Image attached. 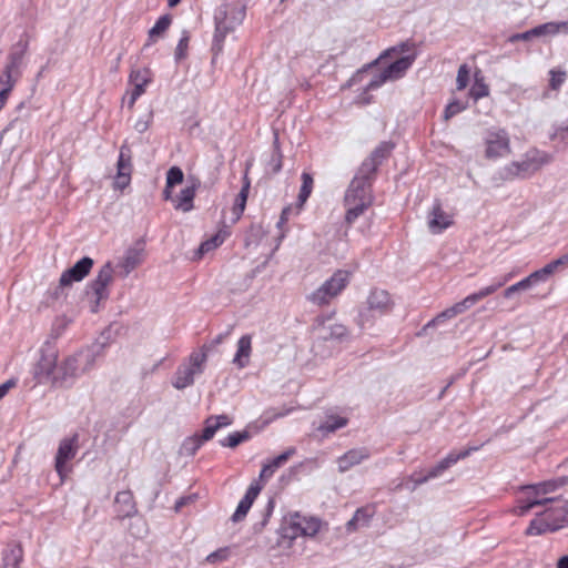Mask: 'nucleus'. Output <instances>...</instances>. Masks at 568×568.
Instances as JSON below:
<instances>
[{
    "mask_svg": "<svg viewBox=\"0 0 568 568\" xmlns=\"http://www.w3.org/2000/svg\"><path fill=\"white\" fill-rule=\"evenodd\" d=\"M102 348L103 345H98L97 349L93 347L87 351H81L65 357L61 363H57L55 374L51 386L55 388L72 387L82 374L94 367Z\"/></svg>",
    "mask_w": 568,
    "mask_h": 568,
    "instance_id": "nucleus-1",
    "label": "nucleus"
},
{
    "mask_svg": "<svg viewBox=\"0 0 568 568\" xmlns=\"http://www.w3.org/2000/svg\"><path fill=\"white\" fill-rule=\"evenodd\" d=\"M374 179L375 176L362 173V170L358 169L351 181L344 195V206L346 207L345 221L347 224H353L372 206L374 202L372 190Z\"/></svg>",
    "mask_w": 568,
    "mask_h": 568,
    "instance_id": "nucleus-2",
    "label": "nucleus"
},
{
    "mask_svg": "<svg viewBox=\"0 0 568 568\" xmlns=\"http://www.w3.org/2000/svg\"><path fill=\"white\" fill-rule=\"evenodd\" d=\"M246 6L244 0H224L214 13L215 32L212 42V52L217 55L222 52L225 37L235 30L245 18Z\"/></svg>",
    "mask_w": 568,
    "mask_h": 568,
    "instance_id": "nucleus-3",
    "label": "nucleus"
},
{
    "mask_svg": "<svg viewBox=\"0 0 568 568\" xmlns=\"http://www.w3.org/2000/svg\"><path fill=\"white\" fill-rule=\"evenodd\" d=\"M207 346L204 344L200 351L192 352L186 363L181 364L173 377L172 385L176 389H184L194 384V378L204 372L207 361Z\"/></svg>",
    "mask_w": 568,
    "mask_h": 568,
    "instance_id": "nucleus-4",
    "label": "nucleus"
},
{
    "mask_svg": "<svg viewBox=\"0 0 568 568\" xmlns=\"http://www.w3.org/2000/svg\"><path fill=\"white\" fill-rule=\"evenodd\" d=\"M29 50V40L20 38L8 53L2 74L0 75V84H9L14 87L22 75L26 67V57Z\"/></svg>",
    "mask_w": 568,
    "mask_h": 568,
    "instance_id": "nucleus-5",
    "label": "nucleus"
},
{
    "mask_svg": "<svg viewBox=\"0 0 568 568\" xmlns=\"http://www.w3.org/2000/svg\"><path fill=\"white\" fill-rule=\"evenodd\" d=\"M349 277L351 273L348 271H336L316 291L311 293L307 300L318 306L328 304L347 286Z\"/></svg>",
    "mask_w": 568,
    "mask_h": 568,
    "instance_id": "nucleus-6",
    "label": "nucleus"
},
{
    "mask_svg": "<svg viewBox=\"0 0 568 568\" xmlns=\"http://www.w3.org/2000/svg\"><path fill=\"white\" fill-rule=\"evenodd\" d=\"M59 351L50 341L45 342L40 349V358L34 364L32 374L37 384L52 385L55 374Z\"/></svg>",
    "mask_w": 568,
    "mask_h": 568,
    "instance_id": "nucleus-7",
    "label": "nucleus"
},
{
    "mask_svg": "<svg viewBox=\"0 0 568 568\" xmlns=\"http://www.w3.org/2000/svg\"><path fill=\"white\" fill-rule=\"evenodd\" d=\"M392 307L393 302L386 291L373 290L367 297V307L359 312L356 323L361 329H364L373 318L387 314Z\"/></svg>",
    "mask_w": 568,
    "mask_h": 568,
    "instance_id": "nucleus-8",
    "label": "nucleus"
},
{
    "mask_svg": "<svg viewBox=\"0 0 568 568\" xmlns=\"http://www.w3.org/2000/svg\"><path fill=\"white\" fill-rule=\"evenodd\" d=\"M113 281V266L111 262H106L98 272L94 280H92L87 287V294L92 293L94 296L91 311L98 312L99 304L101 301H105L109 297L108 286Z\"/></svg>",
    "mask_w": 568,
    "mask_h": 568,
    "instance_id": "nucleus-9",
    "label": "nucleus"
},
{
    "mask_svg": "<svg viewBox=\"0 0 568 568\" xmlns=\"http://www.w3.org/2000/svg\"><path fill=\"white\" fill-rule=\"evenodd\" d=\"M93 260L89 256L82 257L72 267L65 270L59 280V286L53 292L54 298H59L63 294V290L70 286L73 282L82 281L91 271Z\"/></svg>",
    "mask_w": 568,
    "mask_h": 568,
    "instance_id": "nucleus-10",
    "label": "nucleus"
},
{
    "mask_svg": "<svg viewBox=\"0 0 568 568\" xmlns=\"http://www.w3.org/2000/svg\"><path fill=\"white\" fill-rule=\"evenodd\" d=\"M132 174V151L126 143L120 148L116 163V176L113 182L114 189L124 190L131 182Z\"/></svg>",
    "mask_w": 568,
    "mask_h": 568,
    "instance_id": "nucleus-11",
    "label": "nucleus"
},
{
    "mask_svg": "<svg viewBox=\"0 0 568 568\" xmlns=\"http://www.w3.org/2000/svg\"><path fill=\"white\" fill-rule=\"evenodd\" d=\"M78 435L74 434L72 437L63 438L55 455V470L61 479L67 475V463L73 459L78 452Z\"/></svg>",
    "mask_w": 568,
    "mask_h": 568,
    "instance_id": "nucleus-12",
    "label": "nucleus"
},
{
    "mask_svg": "<svg viewBox=\"0 0 568 568\" xmlns=\"http://www.w3.org/2000/svg\"><path fill=\"white\" fill-rule=\"evenodd\" d=\"M485 153L487 159H497L510 153L509 138L504 130L488 134Z\"/></svg>",
    "mask_w": 568,
    "mask_h": 568,
    "instance_id": "nucleus-13",
    "label": "nucleus"
},
{
    "mask_svg": "<svg viewBox=\"0 0 568 568\" xmlns=\"http://www.w3.org/2000/svg\"><path fill=\"white\" fill-rule=\"evenodd\" d=\"M394 149V144L392 142L384 141L379 143L366 158L358 169L362 170V173H368L375 176V173L378 166L383 163L385 159H387Z\"/></svg>",
    "mask_w": 568,
    "mask_h": 568,
    "instance_id": "nucleus-14",
    "label": "nucleus"
},
{
    "mask_svg": "<svg viewBox=\"0 0 568 568\" xmlns=\"http://www.w3.org/2000/svg\"><path fill=\"white\" fill-rule=\"evenodd\" d=\"M507 281H508V277H505L504 281L498 282L496 284H491L489 286H486V287L479 290L478 292L473 293V294L466 296L463 301L454 304L453 308H454L456 315H459V314L464 313L466 310L470 308L473 305H475L480 300H483L486 296L491 295L493 293H495Z\"/></svg>",
    "mask_w": 568,
    "mask_h": 568,
    "instance_id": "nucleus-15",
    "label": "nucleus"
},
{
    "mask_svg": "<svg viewBox=\"0 0 568 568\" xmlns=\"http://www.w3.org/2000/svg\"><path fill=\"white\" fill-rule=\"evenodd\" d=\"M262 488L263 486L258 481H253L250 485L244 497L240 500L235 513L232 515L234 523H239L245 518Z\"/></svg>",
    "mask_w": 568,
    "mask_h": 568,
    "instance_id": "nucleus-16",
    "label": "nucleus"
},
{
    "mask_svg": "<svg viewBox=\"0 0 568 568\" xmlns=\"http://www.w3.org/2000/svg\"><path fill=\"white\" fill-rule=\"evenodd\" d=\"M116 518L125 519L136 514V504L131 490L119 491L114 498Z\"/></svg>",
    "mask_w": 568,
    "mask_h": 568,
    "instance_id": "nucleus-17",
    "label": "nucleus"
},
{
    "mask_svg": "<svg viewBox=\"0 0 568 568\" xmlns=\"http://www.w3.org/2000/svg\"><path fill=\"white\" fill-rule=\"evenodd\" d=\"M369 456H371V453L366 447L349 449L344 455L338 457V459H337L338 471L345 473V471L349 470L352 467L368 459Z\"/></svg>",
    "mask_w": 568,
    "mask_h": 568,
    "instance_id": "nucleus-18",
    "label": "nucleus"
},
{
    "mask_svg": "<svg viewBox=\"0 0 568 568\" xmlns=\"http://www.w3.org/2000/svg\"><path fill=\"white\" fill-rule=\"evenodd\" d=\"M477 449L478 447H469L460 450L459 453L450 452L444 459H442L437 465L428 470V477L433 479L440 476L450 466L455 465L458 460L468 457L471 452Z\"/></svg>",
    "mask_w": 568,
    "mask_h": 568,
    "instance_id": "nucleus-19",
    "label": "nucleus"
},
{
    "mask_svg": "<svg viewBox=\"0 0 568 568\" xmlns=\"http://www.w3.org/2000/svg\"><path fill=\"white\" fill-rule=\"evenodd\" d=\"M557 506L546 509L541 515H545L549 519L551 531H556L564 527V523L568 516V501H562L557 498L554 501Z\"/></svg>",
    "mask_w": 568,
    "mask_h": 568,
    "instance_id": "nucleus-20",
    "label": "nucleus"
},
{
    "mask_svg": "<svg viewBox=\"0 0 568 568\" xmlns=\"http://www.w3.org/2000/svg\"><path fill=\"white\" fill-rule=\"evenodd\" d=\"M523 493L524 496L518 499V506L515 509V513L518 516L526 515L536 506H544L548 503L552 504L554 501H557V498L540 497L539 494H528L527 491Z\"/></svg>",
    "mask_w": 568,
    "mask_h": 568,
    "instance_id": "nucleus-21",
    "label": "nucleus"
},
{
    "mask_svg": "<svg viewBox=\"0 0 568 568\" xmlns=\"http://www.w3.org/2000/svg\"><path fill=\"white\" fill-rule=\"evenodd\" d=\"M296 449L294 447H290L278 456L265 463L260 473V481H266L270 479L274 473L282 467L294 454Z\"/></svg>",
    "mask_w": 568,
    "mask_h": 568,
    "instance_id": "nucleus-22",
    "label": "nucleus"
},
{
    "mask_svg": "<svg viewBox=\"0 0 568 568\" xmlns=\"http://www.w3.org/2000/svg\"><path fill=\"white\" fill-rule=\"evenodd\" d=\"M252 354V335L245 334L241 336L237 342V349L233 357L232 363L239 368L243 369L250 364Z\"/></svg>",
    "mask_w": 568,
    "mask_h": 568,
    "instance_id": "nucleus-23",
    "label": "nucleus"
},
{
    "mask_svg": "<svg viewBox=\"0 0 568 568\" xmlns=\"http://www.w3.org/2000/svg\"><path fill=\"white\" fill-rule=\"evenodd\" d=\"M452 224L450 216L446 214L442 204L436 201L433 205V210L429 214L428 227L432 233L437 234L447 229Z\"/></svg>",
    "mask_w": 568,
    "mask_h": 568,
    "instance_id": "nucleus-24",
    "label": "nucleus"
},
{
    "mask_svg": "<svg viewBox=\"0 0 568 568\" xmlns=\"http://www.w3.org/2000/svg\"><path fill=\"white\" fill-rule=\"evenodd\" d=\"M320 337L324 341H343L347 336V328L342 324H332L325 326V318L318 316L316 318Z\"/></svg>",
    "mask_w": 568,
    "mask_h": 568,
    "instance_id": "nucleus-25",
    "label": "nucleus"
},
{
    "mask_svg": "<svg viewBox=\"0 0 568 568\" xmlns=\"http://www.w3.org/2000/svg\"><path fill=\"white\" fill-rule=\"evenodd\" d=\"M414 57L406 55L387 65L383 71L390 81L400 79L413 64Z\"/></svg>",
    "mask_w": 568,
    "mask_h": 568,
    "instance_id": "nucleus-26",
    "label": "nucleus"
},
{
    "mask_svg": "<svg viewBox=\"0 0 568 568\" xmlns=\"http://www.w3.org/2000/svg\"><path fill=\"white\" fill-rule=\"evenodd\" d=\"M195 183H192L191 185L182 189L176 199L173 200L175 210H180L182 212L191 211L193 209V200L195 197Z\"/></svg>",
    "mask_w": 568,
    "mask_h": 568,
    "instance_id": "nucleus-27",
    "label": "nucleus"
},
{
    "mask_svg": "<svg viewBox=\"0 0 568 568\" xmlns=\"http://www.w3.org/2000/svg\"><path fill=\"white\" fill-rule=\"evenodd\" d=\"M535 172L536 171L532 170L531 164L525 156V159L521 162H513L511 164L504 168L501 176L504 179H514L515 176H525Z\"/></svg>",
    "mask_w": 568,
    "mask_h": 568,
    "instance_id": "nucleus-28",
    "label": "nucleus"
},
{
    "mask_svg": "<svg viewBox=\"0 0 568 568\" xmlns=\"http://www.w3.org/2000/svg\"><path fill=\"white\" fill-rule=\"evenodd\" d=\"M143 261V250L131 247L125 252V255L121 262L124 276H128L136 266Z\"/></svg>",
    "mask_w": 568,
    "mask_h": 568,
    "instance_id": "nucleus-29",
    "label": "nucleus"
},
{
    "mask_svg": "<svg viewBox=\"0 0 568 568\" xmlns=\"http://www.w3.org/2000/svg\"><path fill=\"white\" fill-rule=\"evenodd\" d=\"M526 158L531 164L532 170H535L536 172L544 165L551 163L554 160L550 153L536 149L527 152Z\"/></svg>",
    "mask_w": 568,
    "mask_h": 568,
    "instance_id": "nucleus-30",
    "label": "nucleus"
},
{
    "mask_svg": "<svg viewBox=\"0 0 568 568\" xmlns=\"http://www.w3.org/2000/svg\"><path fill=\"white\" fill-rule=\"evenodd\" d=\"M373 513L368 508H358L354 516L347 521L346 528L348 531L356 530L358 527L367 526Z\"/></svg>",
    "mask_w": 568,
    "mask_h": 568,
    "instance_id": "nucleus-31",
    "label": "nucleus"
},
{
    "mask_svg": "<svg viewBox=\"0 0 568 568\" xmlns=\"http://www.w3.org/2000/svg\"><path fill=\"white\" fill-rule=\"evenodd\" d=\"M544 517H537L532 519L526 529V535L528 536H539L547 531H551V526L549 524V519L545 515Z\"/></svg>",
    "mask_w": 568,
    "mask_h": 568,
    "instance_id": "nucleus-32",
    "label": "nucleus"
},
{
    "mask_svg": "<svg viewBox=\"0 0 568 568\" xmlns=\"http://www.w3.org/2000/svg\"><path fill=\"white\" fill-rule=\"evenodd\" d=\"M250 185H251L250 180L247 178V174L245 173V175L243 178L242 189L235 199L234 209H233L234 213L237 215V217L241 216L242 213L244 212L246 201H247Z\"/></svg>",
    "mask_w": 568,
    "mask_h": 568,
    "instance_id": "nucleus-33",
    "label": "nucleus"
},
{
    "mask_svg": "<svg viewBox=\"0 0 568 568\" xmlns=\"http://www.w3.org/2000/svg\"><path fill=\"white\" fill-rule=\"evenodd\" d=\"M556 489H557V487H556V483L554 481V479L542 481L539 484H535V485H527V486L520 487L521 491H527L528 494H539L540 497H542L549 493H552Z\"/></svg>",
    "mask_w": 568,
    "mask_h": 568,
    "instance_id": "nucleus-34",
    "label": "nucleus"
},
{
    "mask_svg": "<svg viewBox=\"0 0 568 568\" xmlns=\"http://www.w3.org/2000/svg\"><path fill=\"white\" fill-rule=\"evenodd\" d=\"M347 418L341 416H329L327 419L322 423L318 427V430L322 433H334L339 428H343L347 425Z\"/></svg>",
    "mask_w": 568,
    "mask_h": 568,
    "instance_id": "nucleus-35",
    "label": "nucleus"
},
{
    "mask_svg": "<svg viewBox=\"0 0 568 568\" xmlns=\"http://www.w3.org/2000/svg\"><path fill=\"white\" fill-rule=\"evenodd\" d=\"M225 237H226V232H219L215 235H213L211 239L204 241L203 243H201V245L197 250V255L201 257L205 253L216 248L224 242Z\"/></svg>",
    "mask_w": 568,
    "mask_h": 568,
    "instance_id": "nucleus-36",
    "label": "nucleus"
},
{
    "mask_svg": "<svg viewBox=\"0 0 568 568\" xmlns=\"http://www.w3.org/2000/svg\"><path fill=\"white\" fill-rule=\"evenodd\" d=\"M251 437L247 430L235 432L230 434L226 438L220 440V445L223 447L235 448L240 444L248 440Z\"/></svg>",
    "mask_w": 568,
    "mask_h": 568,
    "instance_id": "nucleus-37",
    "label": "nucleus"
},
{
    "mask_svg": "<svg viewBox=\"0 0 568 568\" xmlns=\"http://www.w3.org/2000/svg\"><path fill=\"white\" fill-rule=\"evenodd\" d=\"M489 94V87L485 83L484 78L475 77V82L469 90V97L474 101H478Z\"/></svg>",
    "mask_w": 568,
    "mask_h": 568,
    "instance_id": "nucleus-38",
    "label": "nucleus"
},
{
    "mask_svg": "<svg viewBox=\"0 0 568 568\" xmlns=\"http://www.w3.org/2000/svg\"><path fill=\"white\" fill-rule=\"evenodd\" d=\"M313 178L310 173L303 172L302 173V186L300 189L298 193V203L300 205H303L307 199L310 197L312 190H313Z\"/></svg>",
    "mask_w": 568,
    "mask_h": 568,
    "instance_id": "nucleus-39",
    "label": "nucleus"
},
{
    "mask_svg": "<svg viewBox=\"0 0 568 568\" xmlns=\"http://www.w3.org/2000/svg\"><path fill=\"white\" fill-rule=\"evenodd\" d=\"M171 17L169 14L161 16L155 24L149 31V41L154 40V38L160 37L171 24Z\"/></svg>",
    "mask_w": 568,
    "mask_h": 568,
    "instance_id": "nucleus-40",
    "label": "nucleus"
},
{
    "mask_svg": "<svg viewBox=\"0 0 568 568\" xmlns=\"http://www.w3.org/2000/svg\"><path fill=\"white\" fill-rule=\"evenodd\" d=\"M203 443L204 442L197 434L186 438L182 444V454L193 456L200 449Z\"/></svg>",
    "mask_w": 568,
    "mask_h": 568,
    "instance_id": "nucleus-41",
    "label": "nucleus"
},
{
    "mask_svg": "<svg viewBox=\"0 0 568 568\" xmlns=\"http://www.w3.org/2000/svg\"><path fill=\"white\" fill-rule=\"evenodd\" d=\"M561 29V24L558 22H547L544 24H539L531 29V33H534L535 37H542V36H555L557 34Z\"/></svg>",
    "mask_w": 568,
    "mask_h": 568,
    "instance_id": "nucleus-42",
    "label": "nucleus"
},
{
    "mask_svg": "<svg viewBox=\"0 0 568 568\" xmlns=\"http://www.w3.org/2000/svg\"><path fill=\"white\" fill-rule=\"evenodd\" d=\"M267 169L271 173L276 174L282 170V153L278 146L277 136L274 141V151L267 163Z\"/></svg>",
    "mask_w": 568,
    "mask_h": 568,
    "instance_id": "nucleus-43",
    "label": "nucleus"
},
{
    "mask_svg": "<svg viewBox=\"0 0 568 568\" xmlns=\"http://www.w3.org/2000/svg\"><path fill=\"white\" fill-rule=\"evenodd\" d=\"M21 559L22 549L20 547H13L3 557V568H18Z\"/></svg>",
    "mask_w": 568,
    "mask_h": 568,
    "instance_id": "nucleus-44",
    "label": "nucleus"
},
{
    "mask_svg": "<svg viewBox=\"0 0 568 568\" xmlns=\"http://www.w3.org/2000/svg\"><path fill=\"white\" fill-rule=\"evenodd\" d=\"M302 536L313 537L320 531L321 521L317 518L302 517Z\"/></svg>",
    "mask_w": 568,
    "mask_h": 568,
    "instance_id": "nucleus-45",
    "label": "nucleus"
},
{
    "mask_svg": "<svg viewBox=\"0 0 568 568\" xmlns=\"http://www.w3.org/2000/svg\"><path fill=\"white\" fill-rule=\"evenodd\" d=\"M467 103L462 102L459 100H454L450 103H448L444 110V119L447 121L455 116L456 114L460 113L462 111L467 109Z\"/></svg>",
    "mask_w": 568,
    "mask_h": 568,
    "instance_id": "nucleus-46",
    "label": "nucleus"
},
{
    "mask_svg": "<svg viewBox=\"0 0 568 568\" xmlns=\"http://www.w3.org/2000/svg\"><path fill=\"white\" fill-rule=\"evenodd\" d=\"M129 81L131 84H149L151 82L150 71L148 69L132 70Z\"/></svg>",
    "mask_w": 568,
    "mask_h": 568,
    "instance_id": "nucleus-47",
    "label": "nucleus"
},
{
    "mask_svg": "<svg viewBox=\"0 0 568 568\" xmlns=\"http://www.w3.org/2000/svg\"><path fill=\"white\" fill-rule=\"evenodd\" d=\"M183 171L179 166H172L166 172V183L169 187H174L175 185L183 182Z\"/></svg>",
    "mask_w": 568,
    "mask_h": 568,
    "instance_id": "nucleus-48",
    "label": "nucleus"
},
{
    "mask_svg": "<svg viewBox=\"0 0 568 568\" xmlns=\"http://www.w3.org/2000/svg\"><path fill=\"white\" fill-rule=\"evenodd\" d=\"M217 430H219V425H215V419L207 417L204 422V428H203L200 437L205 443V442L212 439Z\"/></svg>",
    "mask_w": 568,
    "mask_h": 568,
    "instance_id": "nucleus-49",
    "label": "nucleus"
},
{
    "mask_svg": "<svg viewBox=\"0 0 568 568\" xmlns=\"http://www.w3.org/2000/svg\"><path fill=\"white\" fill-rule=\"evenodd\" d=\"M469 82V68L467 64H462L457 71L456 89L458 91L464 90Z\"/></svg>",
    "mask_w": 568,
    "mask_h": 568,
    "instance_id": "nucleus-50",
    "label": "nucleus"
},
{
    "mask_svg": "<svg viewBox=\"0 0 568 568\" xmlns=\"http://www.w3.org/2000/svg\"><path fill=\"white\" fill-rule=\"evenodd\" d=\"M549 87L551 90H559L561 84L565 82L567 73L561 70H550Z\"/></svg>",
    "mask_w": 568,
    "mask_h": 568,
    "instance_id": "nucleus-51",
    "label": "nucleus"
},
{
    "mask_svg": "<svg viewBox=\"0 0 568 568\" xmlns=\"http://www.w3.org/2000/svg\"><path fill=\"white\" fill-rule=\"evenodd\" d=\"M390 81L384 71L375 74L365 87V92L376 90L382 87L385 82Z\"/></svg>",
    "mask_w": 568,
    "mask_h": 568,
    "instance_id": "nucleus-52",
    "label": "nucleus"
},
{
    "mask_svg": "<svg viewBox=\"0 0 568 568\" xmlns=\"http://www.w3.org/2000/svg\"><path fill=\"white\" fill-rule=\"evenodd\" d=\"M189 34L187 32L183 33V37L180 39L176 49H175V60L180 61L186 57V51L189 47Z\"/></svg>",
    "mask_w": 568,
    "mask_h": 568,
    "instance_id": "nucleus-53",
    "label": "nucleus"
},
{
    "mask_svg": "<svg viewBox=\"0 0 568 568\" xmlns=\"http://www.w3.org/2000/svg\"><path fill=\"white\" fill-rule=\"evenodd\" d=\"M531 287L527 281V278L525 277L524 280L510 285L509 287H507L505 291H504V296L506 298H509L511 297L515 293L519 292V291H524V290H527Z\"/></svg>",
    "mask_w": 568,
    "mask_h": 568,
    "instance_id": "nucleus-54",
    "label": "nucleus"
},
{
    "mask_svg": "<svg viewBox=\"0 0 568 568\" xmlns=\"http://www.w3.org/2000/svg\"><path fill=\"white\" fill-rule=\"evenodd\" d=\"M302 516L295 514L291 517L288 529L292 531L291 538H296L297 536H302Z\"/></svg>",
    "mask_w": 568,
    "mask_h": 568,
    "instance_id": "nucleus-55",
    "label": "nucleus"
},
{
    "mask_svg": "<svg viewBox=\"0 0 568 568\" xmlns=\"http://www.w3.org/2000/svg\"><path fill=\"white\" fill-rule=\"evenodd\" d=\"M457 316L453 306L444 310L443 312H440L435 318H433L427 325L426 327H429L432 325H435V324H439V323H443L444 321L446 320H449V318H453Z\"/></svg>",
    "mask_w": 568,
    "mask_h": 568,
    "instance_id": "nucleus-56",
    "label": "nucleus"
},
{
    "mask_svg": "<svg viewBox=\"0 0 568 568\" xmlns=\"http://www.w3.org/2000/svg\"><path fill=\"white\" fill-rule=\"evenodd\" d=\"M229 557V549L227 548H220L206 557V562L215 564L217 561H224Z\"/></svg>",
    "mask_w": 568,
    "mask_h": 568,
    "instance_id": "nucleus-57",
    "label": "nucleus"
},
{
    "mask_svg": "<svg viewBox=\"0 0 568 568\" xmlns=\"http://www.w3.org/2000/svg\"><path fill=\"white\" fill-rule=\"evenodd\" d=\"M568 262V255H562L557 260L551 261L547 265L544 266V273H547L549 276L561 265H565Z\"/></svg>",
    "mask_w": 568,
    "mask_h": 568,
    "instance_id": "nucleus-58",
    "label": "nucleus"
},
{
    "mask_svg": "<svg viewBox=\"0 0 568 568\" xmlns=\"http://www.w3.org/2000/svg\"><path fill=\"white\" fill-rule=\"evenodd\" d=\"M566 138H568V121L561 125L556 126L554 132L550 134L551 140H565Z\"/></svg>",
    "mask_w": 568,
    "mask_h": 568,
    "instance_id": "nucleus-59",
    "label": "nucleus"
},
{
    "mask_svg": "<svg viewBox=\"0 0 568 568\" xmlns=\"http://www.w3.org/2000/svg\"><path fill=\"white\" fill-rule=\"evenodd\" d=\"M549 275L547 273H544V267L540 270H537L532 272L530 275H528L526 278L531 286L532 284L541 281H546Z\"/></svg>",
    "mask_w": 568,
    "mask_h": 568,
    "instance_id": "nucleus-60",
    "label": "nucleus"
},
{
    "mask_svg": "<svg viewBox=\"0 0 568 568\" xmlns=\"http://www.w3.org/2000/svg\"><path fill=\"white\" fill-rule=\"evenodd\" d=\"M152 116H153V115H152V112H150V113L145 116V119H143V118H142V119H139V120L135 122V124H134V129H135L138 132H140V133L145 132V131L149 129V126H150V123H151V121H152Z\"/></svg>",
    "mask_w": 568,
    "mask_h": 568,
    "instance_id": "nucleus-61",
    "label": "nucleus"
},
{
    "mask_svg": "<svg viewBox=\"0 0 568 568\" xmlns=\"http://www.w3.org/2000/svg\"><path fill=\"white\" fill-rule=\"evenodd\" d=\"M535 38L534 33H531V29L521 33H515L509 37V42L514 43L517 41H529Z\"/></svg>",
    "mask_w": 568,
    "mask_h": 568,
    "instance_id": "nucleus-62",
    "label": "nucleus"
},
{
    "mask_svg": "<svg viewBox=\"0 0 568 568\" xmlns=\"http://www.w3.org/2000/svg\"><path fill=\"white\" fill-rule=\"evenodd\" d=\"M209 417L215 419V425H219V429L222 427L230 426L233 422L232 418L226 414H222V415H217V416L212 415Z\"/></svg>",
    "mask_w": 568,
    "mask_h": 568,
    "instance_id": "nucleus-63",
    "label": "nucleus"
},
{
    "mask_svg": "<svg viewBox=\"0 0 568 568\" xmlns=\"http://www.w3.org/2000/svg\"><path fill=\"white\" fill-rule=\"evenodd\" d=\"M13 87L9 84H0V110L7 103V100L9 98L10 92L12 91Z\"/></svg>",
    "mask_w": 568,
    "mask_h": 568,
    "instance_id": "nucleus-64",
    "label": "nucleus"
}]
</instances>
